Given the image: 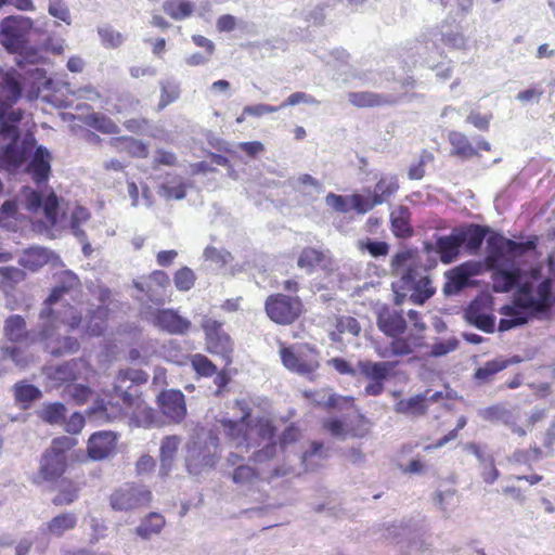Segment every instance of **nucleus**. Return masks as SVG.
I'll use <instances>...</instances> for the list:
<instances>
[{"label": "nucleus", "instance_id": "7ed1b4c3", "mask_svg": "<svg viewBox=\"0 0 555 555\" xmlns=\"http://www.w3.org/2000/svg\"><path fill=\"white\" fill-rule=\"evenodd\" d=\"M22 88L14 70L0 69V134L11 139L0 151V168L14 169L31 149L34 138L27 134L24 140L16 137L23 113L15 104L21 99Z\"/></svg>", "mask_w": 555, "mask_h": 555}, {"label": "nucleus", "instance_id": "4be33fe9", "mask_svg": "<svg viewBox=\"0 0 555 555\" xmlns=\"http://www.w3.org/2000/svg\"><path fill=\"white\" fill-rule=\"evenodd\" d=\"M51 153L43 146H38L35 150L33 158L26 167L27 173L33 181L40 184L48 180L51 172Z\"/></svg>", "mask_w": 555, "mask_h": 555}, {"label": "nucleus", "instance_id": "9b49d317", "mask_svg": "<svg viewBox=\"0 0 555 555\" xmlns=\"http://www.w3.org/2000/svg\"><path fill=\"white\" fill-rule=\"evenodd\" d=\"M397 361L374 362L370 360H360L357 364L358 372L369 380L364 387V395L376 397L384 392L385 382L388 379L390 372L397 366Z\"/></svg>", "mask_w": 555, "mask_h": 555}, {"label": "nucleus", "instance_id": "4468645a", "mask_svg": "<svg viewBox=\"0 0 555 555\" xmlns=\"http://www.w3.org/2000/svg\"><path fill=\"white\" fill-rule=\"evenodd\" d=\"M266 311L268 317L280 324H289L294 322L301 312V301L298 297L286 295L270 296L266 301Z\"/></svg>", "mask_w": 555, "mask_h": 555}, {"label": "nucleus", "instance_id": "20e7f679", "mask_svg": "<svg viewBox=\"0 0 555 555\" xmlns=\"http://www.w3.org/2000/svg\"><path fill=\"white\" fill-rule=\"evenodd\" d=\"M59 295L60 291H55L44 300L37 325L40 343L44 344L46 350L52 356L75 353L79 349L76 338L62 337L57 333L60 324H67L69 330H74L81 322V317L74 307H69L65 311L59 308Z\"/></svg>", "mask_w": 555, "mask_h": 555}, {"label": "nucleus", "instance_id": "9d476101", "mask_svg": "<svg viewBox=\"0 0 555 555\" xmlns=\"http://www.w3.org/2000/svg\"><path fill=\"white\" fill-rule=\"evenodd\" d=\"M152 492L144 486L125 483L109 496V505L116 512H129L147 506Z\"/></svg>", "mask_w": 555, "mask_h": 555}, {"label": "nucleus", "instance_id": "ddd939ff", "mask_svg": "<svg viewBox=\"0 0 555 555\" xmlns=\"http://www.w3.org/2000/svg\"><path fill=\"white\" fill-rule=\"evenodd\" d=\"M141 314L156 327L169 334L183 335L191 326L189 320L182 318L171 309L154 310L150 306H143L141 308Z\"/></svg>", "mask_w": 555, "mask_h": 555}, {"label": "nucleus", "instance_id": "393cba45", "mask_svg": "<svg viewBox=\"0 0 555 555\" xmlns=\"http://www.w3.org/2000/svg\"><path fill=\"white\" fill-rule=\"evenodd\" d=\"M465 319L469 324L486 333H492L494 331L495 317L485 311L481 300H474L469 304L465 310Z\"/></svg>", "mask_w": 555, "mask_h": 555}, {"label": "nucleus", "instance_id": "bb28decb", "mask_svg": "<svg viewBox=\"0 0 555 555\" xmlns=\"http://www.w3.org/2000/svg\"><path fill=\"white\" fill-rule=\"evenodd\" d=\"M348 101L357 107H372L395 104L399 101V99L392 94L357 91L348 93Z\"/></svg>", "mask_w": 555, "mask_h": 555}, {"label": "nucleus", "instance_id": "f3484780", "mask_svg": "<svg viewBox=\"0 0 555 555\" xmlns=\"http://www.w3.org/2000/svg\"><path fill=\"white\" fill-rule=\"evenodd\" d=\"M158 403L162 413L172 423H180L186 415L184 395L180 390L162 392Z\"/></svg>", "mask_w": 555, "mask_h": 555}, {"label": "nucleus", "instance_id": "6e6d98bb", "mask_svg": "<svg viewBox=\"0 0 555 555\" xmlns=\"http://www.w3.org/2000/svg\"><path fill=\"white\" fill-rule=\"evenodd\" d=\"M191 364L194 371L201 376L209 377L216 374V365L205 356L196 353L191 358Z\"/></svg>", "mask_w": 555, "mask_h": 555}, {"label": "nucleus", "instance_id": "5701e85b", "mask_svg": "<svg viewBox=\"0 0 555 555\" xmlns=\"http://www.w3.org/2000/svg\"><path fill=\"white\" fill-rule=\"evenodd\" d=\"M78 524V516L72 512L61 513L51 520L43 524L39 530L49 538H62L66 532L73 530Z\"/></svg>", "mask_w": 555, "mask_h": 555}, {"label": "nucleus", "instance_id": "052dcab7", "mask_svg": "<svg viewBox=\"0 0 555 555\" xmlns=\"http://www.w3.org/2000/svg\"><path fill=\"white\" fill-rule=\"evenodd\" d=\"M358 247L360 250H367L375 258L386 256L389 251V245L386 242L372 241L370 238L359 241Z\"/></svg>", "mask_w": 555, "mask_h": 555}, {"label": "nucleus", "instance_id": "1a4fd4ad", "mask_svg": "<svg viewBox=\"0 0 555 555\" xmlns=\"http://www.w3.org/2000/svg\"><path fill=\"white\" fill-rule=\"evenodd\" d=\"M17 202L23 208L31 212L42 209L50 225L57 227L59 199L54 192H50L43 198L41 192L24 186L17 195Z\"/></svg>", "mask_w": 555, "mask_h": 555}, {"label": "nucleus", "instance_id": "39448f33", "mask_svg": "<svg viewBox=\"0 0 555 555\" xmlns=\"http://www.w3.org/2000/svg\"><path fill=\"white\" fill-rule=\"evenodd\" d=\"M391 272L399 276L392 283L395 301L401 305L405 298L412 304L423 305L435 294V287L428 275L422 273L420 261L411 250L397 253L391 259Z\"/></svg>", "mask_w": 555, "mask_h": 555}, {"label": "nucleus", "instance_id": "69168bd1", "mask_svg": "<svg viewBox=\"0 0 555 555\" xmlns=\"http://www.w3.org/2000/svg\"><path fill=\"white\" fill-rule=\"evenodd\" d=\"M204 258L216 264L224 266L231 260V254L223 248L218 249L214 246H207L204 250Z\"/></svg>", "mask_w": 555, "mask_h": 555}, {"label": "nucleus", "instance_id": "de8ad7c7", "mask_svg": "<svg viewBox=\"0 0 555 555\" xmlns=\"http://www.w3.org/2000/svg\"><path fill=\"white\" fill-rule=\"evenodd\" d=\"M326 457L327 453L324 450L323 444L314 441L311 443L310 449L302 454L301 463L306 470H314Z\"/></svg>", "mask_w": 555, "mask_h": 555}, {"label": "nucleus", "instance_id": "412c9836", "mask_svg": "<svg viewBox=\"0 0 555 555\" xmlns=\"http://www.w3.org/2000/svg\"><path fill=\"white\" fill-rule=\"evenodd\" d=\"M116 442L117 436L114 431L94 433L88 440V454L92 460H103L113 453Z\"/></svg>", "mask_w": 555, "mask_h": 555}, {"label": "nucleus", "instance_id": "a878e982", "mask_svg": "<svg viewBox=\"0 0 555 555\" xmlns=\"http://www.w3.org/2000/svg\"><path fill=\"white\" fill-rule=\"evenodd\" d=\"M4 334L11 341L26 340L30 344L40 341L38 331H26L25 320L17 314L11 315L5 320Z\"/></svg>", "mask_w": 555, "mask_h": 555}, {"label": "nucleus", "instance_id": "cd10ccee", "mask_svg": "<svg viewBox=\"0 0 555 555\" xmlns=\"http://www.w3.org/2000/svg\"><path fill=\"white\" fill-rule=\"evenodd\" d=\"M189 184L178 175L168 173L158 185V195L165 199H183Z\"/></svg>", "mask_w": 555, "mask_h": 555}, {"label": "nucleus", "instance_id": "f03ea898", "mask_svg": "<svg viewBox=\"0 0 555 555\" xmlns=\"http://www.w3.org/2000/svg\"><path fill=\"white\" fill-rule=\"evenodd\" d=\"M235 406L241 411V420L235 422L228 418L216 420L214 430L205 442V447L196 442L189 447L186 467L191 474H199L201 467H211L216 464V453L219 447V438L215 433H223L233 448L241 453H247L250 449L262 446L253 453L251 460L256 464L271 461L276 454V444L273 442L274 427L269 420L250 418V405L245 399L235 401Z\"/></svg>", "mask_w": 555, "mask_h": 555}, {"label": "nucleus", "instance_id": "5fc2aeb1", "mask_svg": "<svg viewBox=\"0 0 555 555\" xmlns=\"http://www.w3.org/2000/svg\"><path fill=\"white\" fill-rule=\"evenodd\" d=\"M195 280V273L189 267L179 269L173 276V283L181 292L190 291L194 286Z\"/></svg>", "mask_w": 555, "mask_h": 555}, {"label": "nucleus", "instance_id": "a211bd4d", "mask_svg": "<svg viewBox=\"0 0 555 555\" xmlns=\"http://www.w3.org/2000/svg\"><path fill=\"white\" fill-rule=\"evenodd\" d=\"M18 263L30 271H37L47 263L52 266L61 264V259L57 255L46 247L33 246L23 251L18 259Z\"/></svg>", "mask_w": 555, "mask_h": 555}, {"label": "nucleus", "instance_id": "09e8293b", "mask_svg": "<svg viewBox=\"0 0 555 555\" xmlns=\"http://www.w3.org/2000/svg\"><path fill=\"white\" fill-rule=\"evenodd\" d=\"M86 124L103 133H118V126L107 116L93 113L86 117Z\"/></svg>", "mask_w": 555, "mask_h": 555}, {"label": "nucleus", "instance_id": "603ef678", "mask_svg": "<svg viewBox=\"0 0 555 555\" xmlns=\"http://www.w3.org/2000/svg\"><path fill=\"white\" fill-rule=\"evenodd\" d=\"M2 361L12 360L16 366L25 367L29 362V356L16 346H7L0 349Z\"/></svg>", "mask_w": 555, "mask_h": 555}, {"label": "nucleus", "instance_id": "dca6fc26", "mask_svg": "<svg viewBox=\"0 0 555 555\" xmlns=\"http://www.w3.org/2000/svg\"><path fill=\"white\" fill-rule=\"evenodd\" d=\"M103 393L109 400L107 402L104 399L95 400L92 406L87 410L89 417L98 422H114L124 418L127 411L117 402H113L114 396H116L113 389L104 390Z\"/></svg>", "mask_w": 555, "mask_h": 555}, {"label": "nucleus", "instance_id": "473e14b6", "mask_svg": "<svg viewBox=\"0 0 555 555\" xmlns=\"http://www.w3.org/2000/svg\"><path fill=\"white\" fill-rule=\"evenodd\" d=\"M470 273L464 266L456 267L446 273L443 293L447 296L459 294L469 283Z\"/></svg>", "mask_w": 555, "mask_h": 555}, {"label": "nucleus", "instance_id": "2eb2a0df", "mask_svg": "<svg viewBox=\"0 0 555 555\" xmlns=\"http://www.w3.org/2000/svg\"><path fill=\"white\" fill-rule=\"evenodd\" d=\"M202 326L209 352L224 356L232 350L230 336L223 331L221 322L205 318Z\"/></svg>", "mask_w": 555, "mask_h": 555}, {"label": "nucleus", "instance_id": "0e129e2a", "mask_svg": "<svg viewBox=\"0 0 555 555\" xmlns=\"http://www.w3.org/2000/svg\"><path fill=\"white\" fill-rule=\"evenodd\" d=\"M325 203L327 206L340 214H346L351 209L350 196L328 193L325 197Z\"/></svg>", "mask_w": 555, "mask_h": 555}, {"label": "nucleus", "instance_id": "e2e57ef3", "mask_svg": "<svg viewBox=\"0 0 555 555\" xmlns=\"http://www.w3.org/2000/svg\"><path fill=\"white\" fill-rule=\"evenodd\" d=\"M160 89H162V96L159 106L163 108L167 106L168 104L172 103L179 98V87L177 83L170 80L162 81L160 82Z\"/></svg>", "mask_w": 555, "mask_h": 555}, {"label": "nucleus", "instance_id": "3c124183", "mask_svg": "<svg viewBox=\"0 0 555 555\" xmlns=\"http://www.w3.org/2000/svg\"><path fill=\"white\" fill-rule=\"evenodd\" d=\"M164 11L175 20H182L191 15L193 4L186 0H168L164 3Z\"/></svg>", "mask_w": 555, "mask_h": 555}, {"label": "nucleus", "instance_id": "6ab92c4d", "mask_svg": "<svg viewBox=\"0 0 555 555\" xmlns=\"http://www.w3.org/2000/svg\"><path fill=\"white\" fill-rule=\"evenodd\" d=\"M377 326L385 335L396 338L404 333L406 322L402 312L384 306L377 313Z\"/></svg>", "mask_w": 555, "mask_h": 555}, {"label": "nucleus", "instance_id": "72a5a7b5", "mask_svg": "<svg viewBox=\"0 0 555 555\" xmlns=\"http://www.w3.org/2000/svg\"><path fill=\"white\" fill-rule=\"evenodd\" d=\"M291 184L295 191L307 197L309 201L317 199L324 191L323 184L308 173L298 176Z\"/></svg>", "mask_w": 555, "mask_h": 555}, {"label": "nucleus", "instance_id": "423d86ee", "mask_svg": "<svg viewBox=\"0 0 555 555\" xmlns=\"http://www.w3.org/2000/svg\"><path fill=\"white\" fill-rule=\"evenodd\" d=\"M466 37L463 35L461 26L454 22L444 21L439 27L430 29L423 36V49L427 55L424 62L430 68H435V57L442 56L443 47L452 49H463L466 46Z\"/></svg>", "mask_w": 555, "mask_h": 555}, {"label": "nucleus", "instance_id": "4d7b16f0", "mask_svg": "<svg viewBox=\"0 0 555 555\" xmlns=\"http://www.w3.org/2000/svg\"><path fill=\"white\" fill-rule=\"evenodd\" d=\"M371 192L367 190V195L352 194L350 195L351 209H354L358 214L364 215L373 209L378 204L375 203V198L370 195Z\"/></svg>", "mask_w": 555, "mask_h": 555}, {"label": "nucleus", "instance_id": "c9c22d12", "mask_svg": "<svg viewBox=\"0 0 555 555\" xmlns=\"http://www.w3.org/2000/svg\"><path fill=\"white\" fill-rule=\"evenodd\" d=\"M427 395L428 392L402 399L396 403L395 411L408 416L423 415L426 412L425 401L427 400Z\"/></svg>", "mask_w": 555, "mask_h": 555}, {"label": "nucleus", "instance_id": "2f4dec72", "mask_svg": "<svg viewBox=\"0 0 555 555\" xmlns=\"http://www.w3.org/2000/svg\"><path fill=\"white\" fill-rule=\"evenodd\" d=\"M391 231L395 236L406 238L412 236L413 229L410 224V210L406 206H398L390 212Z\"/></svg>", "mask_w": 555, "mask_h": 555}, {"label": "nucleus", "instance_id": "b1692460", "mask_svg": "<svg viewBox=\"0 0 555 555\" xmlns=\"http://www.w3.org/2000/svg\"><path fill=\"white\" fill-rule=\"evenodd\" d=\"M66 467V455H60L49 449L43 453L40 461L38 477L44 481H51L59 478Z\"/></svg>", "mask_w": 555, "mask_h": 555}, {"label": "nucleus", "instance_id": "37998d69", "mask_svg": "<svg viewBox=\"0 0 555 555\" xmlns=\"http://www.w3.org/2000/svg\"><path fill=\"white\" fill-rule=\"evenodd\" d=\"M399 189L398 180L396 177H382L375 184L372 196L378 205L386 202Z\"/></svg>", "mask_w": 555, "mask_h": 555}, {"label": "nucleus", "instance_id": "a19ab883", "mask_svg": "<svg viewBox=\"0 0 555 555\" xmlns=\"http://www.w3.org/2000/svg\"><path fill=\"white\" fill-rule=\"evenodd\" d=\"M325 255L322 250L306 247L300 253L297 266L298 268L305 270L308 274H311L324 260Z\"/></svg>", "mask_w": 555, "mask_h": 555}, {"label": "nucleus", "instance_id": "f704fd0d", "mask_svg": "<svg viewBox=\"0 0 555 555\" xmlns=\"http://www.w3.org/2000/svg\"><path fill=\"white\" fill-rule=\"evenodd\" d=\"M452 146L451 154L462 159H469L478 155L477 149L473 146L468 138L460 131H451L448 135Z\"/></svg>", "mask_w": 555, "mask_h": 555}, {"label": "nucleus", "instance_id": "aec40b11", "mask_svg": "<svg viewBox=\"0 0 555 555\" xmlns=\"http://www.w3.org/2000/svg\"><path fill=\"white\" fill-rule=\"evenodd\" d=\"M85 365L82 360H72L57 366H48L43 373L51 388L60 387L62 384L77 379L78 371Z\"/></svg>", "mask_w": 555, "mask_h": 555}, {"label": "nucleus", "instance_id": "ea45409f", "mask_svg": "<svg viewBox=\"0 0 555 555\" xmlns=\"http://www.w3.org/2000/svg\"><path fill=\"white\" fill-rule=\"evenodd\" d=\"M518 360H502L494 359L486 362L482 366L478 367L475 372V378L480 384H487L492 380L493 376L507 367L511 362H517Z\"/></svg>", "mask_w": 555, "mask_h": 555}, {"label": "nucleus", "instance_id": "f257e3e1", "mask_svg": "<svg viewBox=\"0 0 555 555\" xmlns=\"http://www.w3.org/2000/svg\"><path fill=\"white\" fill-rule=\"evenodd\" d=\"M492 249L487 256L488 264L494 270L493 289L506 293L518 286V296L514 306H504L501 313L505 317L499 323V331L505 332L528 322L530 315L547 311L555 304L554 282L545 279L537 287L530 283L520 284V269L512 263L505 267L506 256L517 257L534 248L533 242L517 243L500 237L491 238Z\"/></svg>", "mask_w": 555, "mask_h": 555}, {"label": "nucleus", "instance_id": "864d4df0", "mask_svg": "<svg viewBox=\"0 0 555 555\" xmlns=\"http://www.w3.org/2000/svg\"><path fill=\"white\" fill-rule=\"evenodd\" d=\"M17 214V203L15 201H7L0 208V227L11 230L15 227Z\"/></svg>", "mask_w": 555, "mask_h": 555}, {"label": "nucleus", "instance_id": "f8f14e48", "mask_svg": "<svg viewBox=\"0 0 555 555\" xmlns=\"http://www.w3.org/2000/svg\"><path fill=\"white\" fill-rule=\"evenodd\" d=\"M149 375L142 370H120L115 378L113 391L119 397L126 408L141 409V400L137 393L130 391L133 384L140 385L147 382Z\"/></svg>", "mask_w": 555, "mask_h": 555}, {"label": "nucleus", "instance_id": "c85d7f7f", "mask_svg": "<svg viewBox=\"0 0 555 555\" xmlns=\"http://www.w3.org/2000/svg\"><path fill=\"white\" fill-rule=\"evenodd\" d=\"M456 231L462 245H465L469 254H475L479 250L487 234V229L478 224L457 228Z\"/></svg>", "mask_w": 555, "mask_h": 555}, {"label": "nucleus", "instance_id": "a18cd8bd", "mask_svg": "<svg viewBox=\"0 0 555 555\" xmlns=\"http://www.w3.org/2000/svg\"><path fill=\"white\" fill-rule=\"evenodd\" d=\"M42 396L41 390L26 382H18L14 385L15 400L24 408H27L33 401L40 399Z\"/></svg>", "mask_w": 555, "mask_h": 555}, {"label": "nucleus", "instance_id": "338daca9", "mask_svg": "<svg viewBox=\"0 0 555 555\" xmlns=\"http://www.w3.org/2000/svg\"><path fill=\"white\" fill-rule=\"evenodd\" d=\"M459 346V340L455 337L441 339L433 344L430 353L435 357H442L449 352L454 351Z\"/></svg>", "mask_w": 555, "mask_h": 555}, {"label": "nucleus", "instance_id": "58836bf2", "mask_svg": "<svg viewBox=\"0 0 555 555\" xmlns=\"http://www.w3.org/2000/svg\"><path fill=\"white\" fill-rule=\"evenodd\" d=\"M67 409L61 402L43 403L37 411L39 418L50 425H60L65 421Z\"/></svg>", "mask_w": 555, "mask_h": 555}, {"label": "nucleus", "instance_id": "7c9ffc66", "mask_svg": "<svg viewBox=\"0 0 555 555\" xmlns=\"http://www.w3.org/2000/svg\"><path fill=\"white\" fill-rule=\"evenodd\" d=\"M181 438L179 436H166L160 443V468L159 474L167 476L171 470L172 463L178 452Z\"/></svg>", "mask_w": 555, "mask_h": 555}, {"label": "nucleus", "instance_id": "e433bc0d", "mask_svg": "<svg viewBox=\"0 0 555 555\" xmlns=\"http://www.w3.org/2000/svg\"><path fill=\"white\" fill-rule=\"evenodd\" d=\"M165 518L158 513H150L145 516L140 525L135 528V533L144 539L149 540L152 535L158 534L165 526Z\"/></svg>", "mask_w": 555, "mask_h": 555}, {"label": "nucleus", "instance_id": "79ce46f5", "mask_svg": "<svg viewBox=\"0 0 555 555\" xmlns=\"http://www.w3.org/2000/svg\"><path fill=\"white\" fill-rule=\"evenodd\" d=\"M79 284V280L75 273L72 271H64L61 278V284L53 288V294L55 291H60V295L57 297V300L60 302L59 308L63 311H65L67 308L72 307L68 304V300L66 296L68 295L69 291L75 288Z\"/></svg>", "mask_w": 555, "mask_h": 555}, {"label": "nucleus", "instance_id": "680f3d73", "mask_svg": "<svg viewBox=\"0 0 555 555\" xmlns=\"http://www.w3.org/2000/svg\"><path fill=\"white\" fill-rule=\"evenodd\" d=\"M352 400L353 399L350 397H339L333 393L326 395L325 392H322L318 393V398L314 399V402L319 405L340 409L345 404H350Z\"/></svg>", "mask_w": 555, "mask_h": 555}, {"label": "nucleus", "instance_id": "c03bdc74", "mask_svg": "<svg viewBox=\"0 0 555 555\" xmlns=\"http://www.w3.org/2000/svg\"><path fill=\"white\" fill-rule=\"evenodd\" d=\"M108 310L104 306H99L91 311L89 319L86 321V332L91 336H100L106 328V320Z\"/></svg>", "mask_w": 555, "mask_h": 555}, {"label": "nucleus", "instance_id": "13d9d810", "mask_svg": "<svg viewBox=\"0 0 555 555\" xmlns=\"http://www.w3.org/2000/svg\"><path fill=\"white\" fill-rule=\"evenodd\" d=\"M98 34L106 48H117L124 42V36L111 26L99 27Z\"/></svg>", "mask_w": 555, "mask_h": 555}, {"label": "nucleus", "instance_id": "49530a36", "mask_svg": "<svg viewBox=\"0 0 555 555\" xmlns=\"http://www.w3.org/2000/svg\"><path fill=\"white\" fill-rule=\"evenodd\" d=\"M134 286L137 289L142 292L144 295L142 297H139L141 301H144V297L146 298V302L150 301L155 305H163L165 302L166 298V291L152 285L145 281H134ZM143 306H147L145 302L142 304Z\"/></svg>", "mask_w": 555, "mask_h": 555}, {"label": "nucleus", "instance_id": "4c0bfd02", "mask_svg": "<svg viewBox=\"0 0 555 555\" xmlns=\"http://www.w3.org/2000/svg\"><path fill=\"white\" fill-rule=\"evenodd\" d=\"M231 479L238 488L250 489L260 480V474L249 465H238L231 473Z\"/></svg>", "mask_w": 555, "mask_h": 555}, {"label": "nucleus", "instance_id": "bf43d9fd", "mask_svg": "<svg viewBox=\"0 0 555 555\" xmlns=\"http://www.w3.org/2000/svg\"><path fill=\"white\" fill-rule=\"evenodd\" d=\"M48 12L51 16L66 23L72 24L70 12L63 0H49Z\"/></svg>", "mask_w": 555, "mask_h": 555}, {"label": "nucleus", "instance_id": "c756f323", "mask_svg": "<svg viewBox=\"0 0 555 555\" xmlns=\"http://www.w3.org/2000/svg\"><path fill=\"white\" fill-rule=\"evenodd\" d=\"M436 246L441 260L444 263H450L457 258L460 254V248L463 245L461 243L456 229H454L451 232V234L438 237Z\"/></svg>", "mask_w": 555, "mask_h": 555}, {"label": "nucleus", "instance_id": "8fccbe9b", "mask_svg": "<svg viewBox=\"0 0 555 555\" xmlns=\"http://www.w3.org/2000/svg\"><path fill=\"white\" fill-rule=\"evenodd\" d=\"M90 218V212L88 209L81 206H77L70 216V222L69 227L72 230V233L81 242L83 243L86 240V233L83 230L80 229L81 224L86 223Z\"/></svg>", "mask_w": 555, "mask_h": 555}, {"label": "nucleus", "instance_id": "6e6552de", "mask_svg": "<svg viewBox=\"0 0 555 555\" xmlns=\"http://www.w3.org/2000/svg\"><path fill=\"white\" fill-rule=\"evenodd\" d=\"M280 356L287 370L302 376L310 377L319 367L318 352L307 345L282 347Z\"/></svg>", "mask_w": 555, "mask_h": 555}, {"label": "nucleus", "instance_id": "0eeeda50", "mask_svg": "<svg viewBox=\"0 0 555 555\" xmlns=\"http://www.w3.org/2000/svg\"><path fill=\"white\" fill-rule=\"evenodd\" d=\"M31 28L33 21L29 17L8 16L0 23V43L10 53L22 52L28 43Z\"/></svg>", "mask_w": 555, "mask_h": 555}, {"label": "nucleus", "instance_id": "774afa93", "mask_svg": "<svg viewBox=\"0 0 555 555\" xmlns=\"http://www.w3.org/2000/svg\"><path fill=\"white\" fill-rule=\"evenodd\" d=\"M507 412L508 410L498 404L478 410V415L485 421L502 423Z\"/></svg>", "mask_w": 555, "mask_h": 555}]
</instances>
